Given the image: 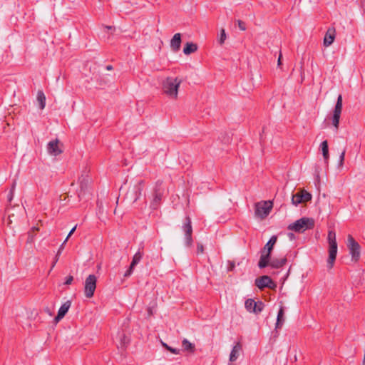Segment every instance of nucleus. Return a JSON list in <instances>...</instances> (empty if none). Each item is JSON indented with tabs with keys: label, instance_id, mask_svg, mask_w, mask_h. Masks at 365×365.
<instances>
[{
	"label": "nucleus",
	"instance_id": "6ab92c4d",
	"mask_svg": "<svg viewBox=\"0 0 365 365\" xmlns=\"http://www.w3.org/2000/svg\"><path fill=\"white\" fill-rule=\"evenodd\" d=\"M242 346L240 342H237L235 345L232 347L230 354V361L234 362L235 361L238 357L240 356V354L242 351Z\"/></svg>",
	"mask_w": 365,
	"mask_h": 365
},
{
	"label": "nucleus",
	"instance_id": "de8ad7c7",
	"mask_svg": "<svg viewBox=\"0 0 365 365\" xmlns=\"http://www.w3.org/2000/svg\"><path fill=\"white\" fill-rule=\"evenodd\" d=\"M15 187H16V182L14 181V182H13V184H12L11 188V190H12V192H14V190H15Z\"/></svg>",
	"mask_w": 365,
	"mask_h": 365
},
{
	"label": "nucleus",
	"instance_id": "f3484780",
	"mask_svg": "<svg viewBox=\"0 0 365 365\" xmlns=\"http://www.w3.org/2000/svg\"><path fill=\"white\" fill-rule=\"evenodd\" d=\"M270 257L271 254L269 252H264V250H261V256L259 258V260L258 262V267L260 269H263L267 267V266H269L270 264Z\"/></svg>",
	"mask_w": 365,
	"mask_h": 365
},
{
	"label": "nucleus",
	"instance_id": "c756f323",
	"mask_svg": "<svg viewBox=\"0 0 365 365\" xmlns=\"http://www.w3.org/2000/svg\"><path fill=\"white\" fill-rule=\"evenodd\" d=\"M226 38H227V36H226L225 30L224 29H222L220 30V37L218 38V43L220 45H222L224 43Z\"/></svg>",
	"mask_w": 365,
	"mask_h": 365
},
{
	"label": "nucleus",
	"instance_id": "a211bd4d",
	"mask_svg": "<svg viewBox=\"0 0 365 365\" xmlns=\"http://www.w3.org/2000/svg\"><path fill=\"white\" fill-rule=\"evenodd\" d=\"M181 34H175L170 41V48L173 52H178L180 49L181 46Z\"/></svg>",
	"mask_w": 365,
	"mask_h": 365
},
{
	"label": "nucleus",
	"instance_id": "f03ea898",
	"mask_svg": "<svg viewBox=\"0 0 365 365\" xmlns=\"http://www.w3.org/2000/svg\"><path fill=\"white\" fill-rule=\"evenodd\" d=\"M327 240L329 243V257L327 259V267L331 269L334 266L337 255V243L336 233L333 230L328 232Z\"/></svg>",
	"mask_w": 365,
	"mask_h": 365
},
{
	"label": "nucleus",
	"instance_id": "a878e982",
	"mask_svg": "<svg viewBox=\"0 0 365 365\" xmlns=\"http://www.w3.org/2000/svg\"><path fill=\"white\" fill-rule=\"evenodd\" d=\"M37 101L39 103L41 109H43L46 105V96L42 91H38L37 93Z\"/></svg>",
	"mask_w": 365,
	"mask_h": 365
},
{
	"label": "nucleus",
	"instance_id": "49530a36",
	"mask_svg": "<svg viewBox=\"0 0 365 365\" xmlns=\"http://www.w3.org/2000/svg\"><path fill=\"white\" fill-rule=\"evenodd\" d=\"M106 70L111 71L113 70V66L111 65H108L106 66Z\"/></svg>",
	"mask_w": 365,
	"mask_h": 365
},
{
	"label": "nucleus",
	"instance_id": "bb28decb",
	"mask_svg": "<svg viewBox=\"0 0 365 365\" xmlns=\"http://www.w3.org/2000/svg\"><path fill=\"white\" fill-rule=\"evenodd\" d=\"M256 306V302L252 299H248L245 302V307L249 312H253Z\"/></svg>",
	"mask_w": 365,
	"mask_h": 365
},
{
	"label": "nucleus",
	"instance_id": "4468645a",
	"mask_svg": "<svg viewBox=\"0 0 365 365\" xmlns=\"http://www.w3.org/2000/svg\"><path fill=\"white\" fill-rule=\"evenodd\" d=\"M143 253L140 250L134 255L132 262L129 266V268L124 274L125 277H130L133 272L135 267L140 262L142 259Z\"/></svg>",
	"mask_w": 365,
	"mask_h": 365
},
{
	"label": "nucleus",
	"instance_id": "c9c22d12",
	"mask_svg": "<svg viewBox=\"0 0 365 365\" xmlns=\"http://www.w3.org/2000/svg\"><path fill=\"white\" fill-rule=\"evenodd\" d=\"M345 149L343 150V151L339 155V165H342L344 160V156H345Z\"/></svg>",
	"mask_w": 365,
	"mask_h": 365
},
{
	"label": "nucleus",
	"instance_id": "473e14b6",
	"mask_svg": "<svg viewBox=\"0 0 365 365\" xmlns=\"http://www.w3.org/2000/svg\"><path fill=\"white\" fill-rule=\"evenodd\" d=\"M220 139L224 144H229L231 141L230 137L227 134L223 135Z\"/></svg>",
	"mask_w": 365,
	"mask_h": 365
},
{
	"label": "nucleus",
	"instance_id": "f257e3e1",
	"mask_svg": "<svg viewBox=\"0 0 365 365\" xmlns=\"http://www.w3.org/2000/svg\"><path fill=\"white\" fill-rule=\"evenodd\" d=\"M315 221L311 217H302L294 222L288 225L289 230L294 231L296 232L302 233L307 230L314 228Z\"/></svg>",
	"mask_w": 365,
	"mask_h": 365
},
{
	"label": "nucleus",
	"instance_id": "ea45409f",
	"mask_svg": "<svg viewBox=\"0 0 365 365\" xmlns=\"http://www.w3.org/2000/svg\"><path fill=\"white\" fill-rule=\"evenodd\" d=\"M59 256H60V255H58V252H57L56 255V257L54 258L53 262V264L51 265V269H53L54 267V266L56 265V262L58 260Z\"/></svg>",
	"mask_w": 365,
	"mask_h": 365
},
{
	"label": "nucleus",
	"instance_id": "4be33fe9",
	"mask_svg": "<svg viewBox=\"0 0 365 365\" xmlns=\"http://www.w3.org/2000/svg\"><path fill=\"white\" fill-rule=\"evenodd\" d=\"M277 236H275V235L272 236L262 250H264V252H269L271 254L273 250L274 246L275 243L277 242Z\"/></svg>",
	"mask_w": 365,
	"mask_h": 365
},
{
	"label": "nucleus",
	"instance_id": "2eb2a0df",
	"mask_svg": "<svg viewBox=\"0 0 365 365\" xmlns=\"http://www.w3.org/2000/svg\"><path fill=\"white\" fill-rule=\"evenodd\" d=\"M71 302L68 300L61 306V307L58 309L57 315L54 318V321L56 322H59L65 317L66 313L68 312V310L71 307Z\"/></svg>",
	"mask_w": 365,
	"mask_h": 365
},
{
	"label": "nucleus",
	"instance_id": "a18cd8bd",
	"mask_svg": "<svg viewBox=\"0 0 365 365\" xmlns=\"http://www.w3.org/2000/svg\"><path fill=\"white\" fill-rule=\"evenodd\" d=\"M277 63H278V66H279L282 63V55L280 54L279 58H278V61H277Z\"/></svg>",
	"mask_w": 365,
	"mask_h": 365
},
{
	"label": "nucleus",
	"instance_id": "7c9ffc66",
	"mask_svg": "<svg viewBox=\"0 0 365 365\" xmlns=\"http://www.w3.org/2000/svg\"><path fill=\"white\" fill-rule=\"evenodd\" d=\"M320 148L322 150V153L329 152V145L327 140H324L322 142L320 145Z\"/></svg>",
	"mask_w": 365,
	"mask_h": 365
},
{
	"label": "nucleus",
	"instance_id": "a19ab883",
	"mask_svg": "<svg viewBox=\"0 0 365 365\" xmlns=\"http://www.w3.org/2000/svg\"><path fill=\"white\" fill-rule=\"evenodd\" d=\"M197 252L200 253V252H203V250H204V248H203V245L198 243L197 245Z\"/></svg>",
	"mask_w": 365,
	"mask_h": 365
},
{
	"label": "nucleus",
	"instance_id": "603ef678",
	"mask_svg": "<svg viewBox=\"0 0 365 365\" xmlns=\"http://www.w3.org/2000/svg\"><path fill=\"white\" fill-rule=\"evenodd\" d=\"M231 267H235L234 264H231Z\"/></svg>",
	"mask_w": 365,
	"mask_h": 365
},
{
	"label": "nucleus",
	"instance_id": "ddd939ff",
	"mask_svg": "<svg viewBox=\"0 0 365 365\" xmlns=\"http://www.w3.org/2000/svg\"><path fill=\"white\" fill-rule=\"evenodd\" d=\"M80 189L78 190V197L81 200L87 191L88 190L89 184L91 182V178L88 175H84L83 174L79 178Z\"/></svg>",
	"mask_w": 365,
	"mask_h": 365
},
{
	"label": "nucleus",
	"instance_id": "20e7f679",
	"mask_svg": "<svg viewBox=\"0 0 365 365\" xmlns=\"http://www.w3.org/2000/svg\"><path fill=\"white\" fill-rule=\"evenodd\" d=\"M181 83L180 80L178 78H168L163 83V88L167 95L172 98H177L178 90Z\"/></svg>",
	"mask_w": 365,
	"mask_h": 365
},
{
	"label": "nucleus",
	"instance_id": "09e8293b",
	"mask_svg": "<svg viewBox=\"0 0 365 365\" xmlns=\"http://www.w3.org/2000/svg\"><path fill=\"white\" fill-rule=\"evenodd\" d=\"M38 227H33L31 228V232H34V231H38Z\"/></svg>",
	"mask_w": 365,
	"mask_h": 365
},
{
	"label": "nucleus",
	"instance_id": "8fccbe9b",
	"mask_svg": "<svg viewBox=\"0 0 365 365\" xmlns=\"http://www.w3.org/2000/svg\"><path fill=\"white\" fill-rule=\"evenodd\" d=\"M294 234L293 233H289V237L292 239L294 237Z\"/></svg>",
	"mask_w": 365,
	"mask_h": 365
},
{
	"label": "nucleus",
	"instance_id": "9b49d317",
	"mask_svg": "<svg viewBox=\"0 0 365 365\" xmlns=\"http://www.w3.org/2000/svg\"><path fill=\"white\" fill-rule=\"evenodd\" d=\"M255 285L259 289H264V288H269L274 289L277 285L272 281V279L267 275H263L255 279Z\"/></svg>",
	"mask_w": 365,
	"mask_h": 365
},
{
	"label": "nucleus",
	"instance_id": "72a5a7b5",
	"mask_svg": "<svg viewBox=\"0 0 365 365\" xmlns=\"http://www.w3.org/2000/svg\"><path fill=\"white\" fill-rule=\"evenodd\" d=\"M237 25L239 26V29L241 30V31H245L247 27H246V24L244 21H241V20H237Z\"/></svg>",
	"mask_w": 365,
	"mask_h": 365
},
{
	"label": "nucleus",
	"instance_id": "aec40b11",
	"mask_svg": "<svg viewBox=\"0 0 365 365\" xmlns=\"http://www.w3.org/2000/svg\"><path fill=\"white\" fill-rule=\"evenodd\" d=\"M335 38V29L334 28H329L325 34L324 38V46H329Z\"/></svg>",
	"mask_w": 365,
	"mask_h": 365
},
{
	"label": "nucleus",
	"instance_id": "f8f14e48",
	"mask_svg": "<svg viewBox=\"0 0 365 365\" xmlns=\"http://www.w3.org/2000/svg\"><path fill=\"white\" fill-rule=\"evenodd\" d=\"M311 200L312 195L305 190H301L296 194L292 195V203L296 206L300 203L310 201Z\"/></svg>",
	"mask_w": 365,
	"mask_h": 365
},
{
	"label": "nucleus",
	"instance_id": "423d86ee",
	"mask_svg": "<svg viewBox=\"0 0 365 365\" xmlns=\"http://www.w3.org/2000/svg\"><path fill=\"white\" fill-rule=\"evenodd\" d=\"M272 208V203L270 201H262L255 204V215L260 219L265 218Z\"/></svg>",
	"mask_w": 365,
	"mask_h": 365
},
{
	"label": "nucleus",
	"instance_id": "39448f33",
	"mask_svg": "<svg viewBox=\"0 0 365 365\" xmlns=\"http://www.w3.org/2000/svg\"><path fill=\"white\" fill-rule=\"evenodd\" d=\"M163 182L158 180L153 188V200L150 202V208L156 210L162 200L164 194V188L163 187Z\"/></svg>",
	"mask_w": 365,
	"mask_h": 365
},
{
	"label": "nucleus",
	"instance_id": "6e6552de",
	"mask_svg": "<svg viewBox=\"0 0 365 365\" xmlns=\"http://www.w3.org/2000/svg\"><path fill=\"white\" fill-rule=\"evenodd\" d=\"M182 230L185 234V244L187 247H191L192 245V227L191 219L189 216H186L185 221L182 226Z\"/></svg>",
	"mask_w": 365,
	"mask_h": 365
},
{
	"label": "nucleus",
	"instance_id": "393cba45",
	"mask_svg": "<svg viewBox=\"0 0 365 365\" xmlns=\"http://www.w3.org/2000/svg\"><path fill=\"white\" fill-rule=\"evenodd\" d=\"M182 346L185 351L193 353L195 350V345L190 342L187 339H184L182 341Z\"/></svg>",
	"mask_w": 365,
	"mask_h": 365
},
{
	"label": "nucleus",
	"instance_id": "37998d69",
	"mask_svg": "<svg viewBox=\"0 0 365 365\" xmlns=\"http://www.w3.org/2000/svg\"><path fill=\"white\" fill-rule=\"evenodd\" d=\"M13 197H14V192H12V190H10L9 195H8V200L9 202H11L13 199Z\"/></svg>",
	"mask_w": 365,
	"mask_h": 365
},
{
	"label": "nucleus",
	"instance_id": "dca6fc26",
	"mask_svg": "<svg viewBox=\"0 0 365 365\" xmlns=\"http://www.w3.org/2000/svg\"><path fill=\"white\" fill-rule=\"evenodd\" d=\"M58 140H51L48 143L47 150L49 154L57 156L62 153L58 147Z\"/></svg>",
	"mask_w": 365,
	"mask_h": 365
},
{
	"label": "nucleus",
	"instance_id": "0eeeda50",
	"mask_svg": "<svg viewBox=\"0 0 365 365\" xmlns=\"http://www.w3.org/2000/svg\"><path fill=\"white\" fill-rule=\"evenodd\" d=\"M347 247L349 250V253L351 255V260L354 262H358L361 256V247L350 235L347 238Z\"/></svg>",
	"mask_w": 365,
	"mask_h": 365
},
{
	"label": "nucleus",
	"instance_id": "412c9836",
	"mask_svg": "<svg viewBox=\"0 0 365 365\" xmlns=\"http://www.w3.org/2000/svg\"><path fill=\"white\" fill-rule=\"evenodd\" d=\"M287 261V260L285 257L280 259L273 258L270 261L269 266L274 269H279L283 267L286 264Z\"/></svg>",
	"mask_w": 365,
	"mask_h": 365
},
{
	"label": "nucleus",
	"instance_id": "7ed1b4c3",
	"mask_svg": "<svg viewBox=\"0 0 365 365\" xmlns=\"http://www.w3.org/2000/svg\"><path fill=\"white\" fill-rule=\"evenodd\" d=\"M144 180H139L136 181L133 187H130L125 195V199L132 202L133 203L136 202L137 200L140 197L142 192L144 188Z\"/></svg>",
	"mask_w": 365,
	"mask_h": 365
},
{
	"label": "nucleus",
	"instance_id": "2f4dec72",
	"mask_svg": "<svg viewBox=\"0 0 365 365\" xmlns=\"http://www.w3.org/2000/svg\"><path fill=\"white\" fill-rule=\"evenodd\" d=\"M129 343V339L126 337L125 334H123L120 339V345L121 348L123 349L126 346V345Z\"/></svg>",
	"mask_w": 365,
	"mask_h": 365
},
{
	"label": "nucleus",
	"instance_id": "cd10ccee",
	"mask_svg": "<svg viewBox=\"0 0 365 365\" xmlns=\"http://www.w3.org/2000/svg\"><path fill=\"white\" fill-rule=\"evenodd\" d=\"M264 307V304L262 301H257L256 302V306L254 311V313L259 314L260 313Z\"/></svg>",
	"mask_w": 365,
	"mask_h": 365
},
{
	"label": "nucleus",
	"instance_id": "1a4fd4ad",
	"mask_svg": "<svg viewBox=\"0 0 365 365\" xmlns=\"http://www.w3.org/2000/svg\"><path fill=\"white\" fill-rule=\"evenodd\" d=\"M97 277L94 274H90L86 279L84 283V294L87 298H91L96 289Z\"/></svg>",
	"mask_w": 365,
	"mask_h": 365
},
{
	"label": "nucleus",
	"instance_id": "f704fd0d",
	"mask_svg": "<svg viewBox=\"0 0 365 365\" xmlns=\"http://www.w3.org/2000/svg\"><path fill=\"white\" fill-rule=\"evenodd\" d=\"M34 235L33 234L32 232L29 231L28 232V237H27L26 242L32 243L34 242Z\"/></svg>",
	"mask_w": 365,
	"mask_h": 365
},
{
	"label": "nucleus",
	"instance_id": "b1692460",
	"mask_svg": "<svg viewBox=\"0 0 365 365\" xmlns=\"http://www.w3.org/2000/svg\"><path fill=\"white\" fill-rule=\"evenodd\" d=\"M284 310L282 307H281L278 311L277 317V322H276V329L281 328L284 324Z\"/></svg>",
	"mask_w": 365,
	"mask_h": 365
},
{
	"label": "nucleus",
	"instance_id": "9d476101",
	"mask_svg": "<svg viewBox=\"0 0 365 365\" xmlns=\"http://www.w3.org/2000/svg\"><path fill=\"white\" fill-rule=\"evenodd\" d=\"M342 110V96L339 94L338 96L336 103L333 111V116H332V124L333 125L338 129L339 128V119L340 115Z\"/></svg>",
	"mask_w": 365,
	"mask_h": 365
},
{
	"label": "nucleus",
	"instance_id": "e433bc0d",
	"mask_svg": "<svg viewBox=\"0 0 365 365\" xmlns=\"http://www.w3.org/2000/svg\"><path fill=\"white\" fill-rule=\"evenodd\" d=\"M73 280V276L69 275V276L66 277V280L64 282V284L69 285V284H71L72 283Z\"/></svg>",
	"mask_w": 365,
	"mask_h": 365
},
{
	"label": "nucleus",
	"instance_id": "c85d7f7f",
	"mask_svg": "<svg viewBox=\"0 0 365 365\" xmlns=\"http://www.w3.org/2000/svg\"><path fill=\"white\" fill-rule=\"evenodd\" d=\"M162 345L163 347H165L168 351H170L171 353L175 354H180V349L173 348L170 346H168L166 343L162 342Z\"/></svg>",
	"mask_w": 365,
	"mask_h": 365
},
{
	"label": "nucleus",
	"instance_id": "5701e85b",
	"mask_svg": "<svg viewBox=\"0 0 365 365\" xmlns=\"http://www.w3.org/2000/svg\"><path fill=\"white\" fill-rule=\"evenodd\" d=\"M197 50V44L192 42H187L183 48V53L185 55H190Z\"/></svg>",
	"mask_w": 365,
	"mask_h": 365
},
{
	"label": "nucleus",
	"instance_id": "c03bdc74",
	"mask_svg": "<svg viewBox=\"0 0 365 365\" xmlns=\"http://www.w3.org/2000/svg\"><path fill=\"white\" fill-rule=\"evenodd\" d=\"M104 28L108 30V31H114L115 30V27L113 26H105Z\"/></svg>",
	"mask_w": 365,
	"mask_h": 365
},
{
	"label": "nucleus",
	"instance_id": "4c0bfd02",
	"mask_svg": "<svg viewBox=\"0 0 365 365\" xmlns=\"http://www.w3.org/2000/svg\"><path fill=\"white\" fill-rule=\"evenodd\" d=\"M322 155H323V158H324V164L326 165H328V162H329V152L322 153Z\"/></svg>",
	"mask_w": 365,
	"mask_h": 365
},
{
	"label": "nucleus",
	"instance_id": "58836bf2",
	"mask_svg": "<svg viewBox=\"0 0 365 365\" xmlns=\"http://www.w3.org/2000/svg\"><path fill=\"white\" fill-rule=\"evenodd\" d=\"M66 242H67V239H66V240L63 241V242L60 245V247H59V248H58V252H58V255H61V254L62 250H63L64 246H65V245H66Z\"/></svg>",
	"mask_w": 365,
	"mask_h": 365
},
{
	"label": "nucleus",
	"instance_id": "79ce46f5",
	"mask_svg": "<svg viewBox=\"0 0 365 365\" xmlns=\"http://www.w3.org/2000/svg\"><path fill=\"white\" fill-rule=\"evenodd\" d=\"M76 227L77 225L74 226L71 230L69 232L68 236L66 237V239H67V240H68V238L73 234V232H75L76 229Z\"/></svg>",
	"mask_w": 365,
	"mask_h": 365
},
{
	"label": "nucleus",
	"instance_id": "3c124183",
	"mask_svg": "<svg viewBox=\"0 0 365 365\" xmlns=\"http://www.w3.org/2000/svg\"><path fill=\"white\" fill-rule=\"evenodd\" d=\"M46 312H47L48 314H49L50 315L51 314V313L50 312V310H49V309H48V308H46Z\"/></svg>",
	"mask_w": 365,
	"mask_h": 365
}]
</instances>
